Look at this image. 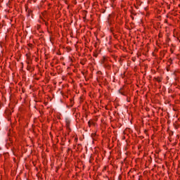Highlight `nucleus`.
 <instances>
[{"mask_svg": "<svg viewBox=\"0 0 180 180\" xmlns=\"http://www.w3.org/2000/svg\"><path fill=\"white\" fill-rule=\"evenodd\" d=\"M71 121L70 119H65V127L68 131H71Z\"/></svg>", "mask_w": 180, "mask_h": 180, "instance_id": "1", "label": "nucleus"}, {"mask_svg": "<svg viewBox=\"0 0 180 180\" xmlns=\"http://www.w3.org/2000/svg\"><path fill=\"white\" fill-rule=\"evenodd\" d=\"M103 64L104 67L105 68H107V70H110V65H109V63H108L105 58H104V60H103Z\"/></svg>", "mask_w": 180, "mask_h": 180, "instance_id": "2", "label": "nucleus"}, {"mask_svg": "<svg viewBox=\"0 0 180 180\" xmlns=\"http://www.w3.org/2000/svg\"><path fill=\"white\" fill-rule=\"evenodd\" d=\"M153 81H156L157 82H162V77H154Z\"/></svg>", "mask_w": 180, "mask_h": 180, "instance_id": "3", "label": "nucleus"}, {"mask_svg": "<svg viewBox=\"0 0 180 180\" xmlns=\"http://www.w3.org/2000/svg\"><path fill=\"white\" fill-rule=\"evenodd\" d=\"M88 126L89 127H91V126H95V122L91 120L88 122Z\"/></svg>", "mask_w": 180, "mask_h": 180, "instance_id": "4", "label": "nucleus"}, {"mask_svg": "<svg viewBox=\"0 0 180 180\" xmlns=\"http://www.w3.org/2000/svg\"><path fill=\"white\" fill-rule=\"evenodd\" d=\"M28 47H33V44H28Z\"/></svg>", "mask_w": 180, "mask_h": 180, "instance_id": "5", "label": "nucleus"}, {"mask_svg": "<svg viewBox=\"0 0 180 180\" xmlns=\"http://www.w3.org/2000/svg\"><path fill=\"white\" fill-rule=\"evenodd\" d=\"M75 141H78V138H75Z\"/></svg>", "mask_w": 180, "mask_h": 180, "instance_id": "6", "label": "nucleus"}]
</instances>
